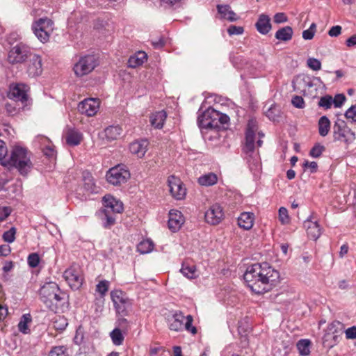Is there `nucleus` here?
I'll list each match as a JSON object with an SVG mask.
<instances>
[{
  "label": "nucleus",
  "mask_w": 356,
  "mask_h": 356,
  "mask_svg": "<svg viewBox=\"0 0 356 356\" xmlns=\"http://www.w3.org/2000/svg\"><path fill=\"white\" fill-rule=\"evenodd\" d=\"M302 167L304 168H309L310 169V172L311 173H314L317 171L318 170V165H317V163L315 162V161H305L303 164H302Z\"/></svg>",
  "instance_id": "nucleus-57"
},
{
  "label": "nucleus",
  "mask_w": 356,
  "mask_h": 356,
  "mask_svg": "<svg viewBox=\"0 0 356 356\" xmlns=\"http://www.w3.org/2000/svg\"><path fill=\"white\" fill-rule=\"evenodd\" d=\"M8 314V307L0 305V321H3Z\"/></svg>",
  "instance_id": "nucleus-61"
},
{
  "label": "nucleus",
  "mask_w": 356,
  "mask_h": 356,
  "mask_svg": "<svg viewBox=\"0 0 356 356\" xmlns=\"http://www.w3.org/2000/svg\"><path fill=\"white\" fill-rule=\"evenodd\" d=\"M154 243L150 239H145L140 241L137 245V251L140 254H147L154 249Z\"/></svg>",
  "instance_id": "nucleus-37"
},
{
  "label": "nucleus",
  "mask_w": 356,
  "mask_h": 356,
  "mask_svg": "<svg viewBox=\"0 0 356 356\" xmlns=\"http://www.w3.org/2000/svg\"><path fill=\"white\" fill-rule=\"evenodd\" d=\"M218 181V177L213 172H209L200 176L198 178V184L201 186H210L216 184Z\"/></svg>",
  "instance_id": "nucleus-33"
},
{
  "label": "nucleus",
  "mask_w": 356,
  "mask_h": 356,
  "mask_svg": "<svg viewBox=\"0 0 356 356\" xmlns=\"http://www.w3.org/2000/svg\"><path fill=\"white\" fill-rule=\"evenodd\" d=\"M40 259L38 253H31L28 256L27 262L31 268H36L40 263Z\"/></svg>",
  "instance_id": "nucleus-47"
},
{
  "label": "nucleus",
  "mask_w": 356,
  "mask_h": 356,
  "mask_svg": "<svg viewBox=\"0 0 356 356\" xmlns=\"http://www.w3.org/2000/svg\"><path fill=\"white\" fill-rule=\"evenodd\" d=\"M83 186L76 190V195L81 200H86L89 195L97 193V188L95 184L92 175L87 172L83 174Z\"/></svg>",
  "instance_id": "nucleus-14"
},
{
  "label": "nucleus",
  "mask_w": 356,
  "mask_h": 356,
  "mask_svg": "<svg viewBox=\"0 0 356 356\" xmlns=\"http://www.w3.org/2000/svg\"><path fill=\"white\" fill-rule=\"evenodd\" d=\"M330 121L325 115L321 117L318 122V134L321 136H326L330 130Z\"/></svg>",
  "instance_id": "nucleus-32"
},
{
  "label": "nucleus",
  "mask_w": 356,
  "mask_h": 356,
  "mask_svg": "<svg viewBox=\"0 0 356 356\" xmlns=\"http://www.w3.org/2000/svg\"><path fill=\"white\" fill-rule=\"evenodd\" d=\"M229 117L212 107L208 108L197 117V124L201 129L220 130L225 129L229 122Z\"/></svg>",
  "instance_id": "nucleus-4"
},
{
  "label": "nucleus",
  "mask_w": 356,
  "mask_h": 356,
  "mask_svg": "<svg viewBox=\"0 0 356 356\" xmlns=\"http://www.w3.org/2000/svg\"><path fill=\"white\" fill-rule=\"evenodd\" d=\"M42 72V59L38 54H33L27 66V73L29 76L35 77Z\"/></svg>",
  "instance_id": "nucleus-21"
},
{
  "label": "nucleus",
  "mask_w": 356,
  "mask_h": 356,
  "mask_svg": "<svg viewBox=\"0 0 356 356\" xmlns=\"http://www.w3.org/2000/svg\"><path fill=\"white\" fill-rule=\"evenodd\" d=\"M345 117L353 122H356V104L352 105L345 113Z\"/></svg>",
  "instance_id": "nucleus-51"
},
{
  "label": "nucleus",
  "mask_w": 356,
  "mask_h": 356,
  "mask_svg": "<svg viewBox=\"0 0 356 356\" xmlns=\"http://www.w3.org/2000/svg\"><path fill=\"white\" fill-rule=\"evenodd\" d=\"M346 100V97L343 94H337L334 96V99H332V104H334V107L339 108L343 104Z\"/></svg>",
  "instance_id": "nucleus-53"
},
{
  "label": "nucleus",
  "mask_w": 356,
  "mask_h": 356,
  "mask_svg": "<svg viewBox=\"0 0 356 356\" xmlns=\"http://www.w3.org/2000/svg\"><path fill=\"white\" fill-rule=\"evenodd\" d=\"M325 150V146L316 143L309 152V156L313 158H318L321 156L322 153Z\"/></svg>",
  "instance_id": "nucleus-42"
},
{
  "label": "nucleus",
  "mask_w": 356,
  "mask_h": 356,
  "mask_svg": "<svg viewBox=\"0 0 356 356\" xmlns=\"http://www.w3.org/2000/svg\"><path fill=\"white\" fill-rule=\"evenodd\" d=\"M297 81H298V83L302 86V87L305 88L302 90L304 95L306 94V88H307L308 92H312V89L315 86L314 81H316L319 83L321 82L320 77L311 78L309 76H303L302 77L298 78Z\"/></svg>",
  "instance_id": "nucleus-29"
},
{
  "label": "nucleus",
  "mask_w": 356,
  "mask_h": 356,
  "mask_svg": "<svg viewBox=\"0 0 356 356\" xmlns=\"http://www.w3.org/2000/svg\"><path fill=\"white\" fill-rule=\"evenodd\" d=\"M304 227L307 230L308 236L313 240H316L321 234L320 226L316 221L313 222L307 220L304 222Z\"/></svg>",
  "instance_id": "nucleus-27"
},
{
  "label": "nucleus",
  "mask_w": 356,
  "mask_h": 356,
  "mask_svg": "<svg viewBox=\"0 0 356 356\" xmlns=\"http://www.w3.org/2000/svg\"><path fill=\"white\" fill-rule=\"evenodd\" d=\"M256 29L259 33L266 35L271 30L272 26L270 19L266 14H261L255 24Z\"/></svg>",
  "instance_id": "nucleus-25"
},
{
  "label": "nucleus",
  "mask_w": 356,
  "mask_h": 356,
  "mask_svg": "<svg viewBox=\"0 0 356 356\" xmlns=\"http://www.w3.org/2000/svg\"><path fill=\"white\" fill-rule=\"evenodd\" d=\"M16 229L11 227L9 230L5 232L2 236L4 241L7 243H13L15 239Z\"/></svg>",
  "instance_id": "nucleus-46"
},
{
  "label": "nucleus",
  "mask_w": 356,
  "mask_h": 356,
  "mask_svg": "<svg viewBox=\"0 0 356 356\" xmlns=\"http://www.w3.org/2000/svg\"><path fill=\"white\" fill-rule=\"evenodd\" d=\"M307 66L314 71L320 70L321 68V63L316 58H309L307 59Z\"/></svg>",
  "instance_id": "nucleus-49"
},
{
  "label": "nucleus",
  "mask_w": 356,
  "mask_h": 356,
  "mask_svg": "<svg viewBox=\"0 0 356 356\" xmlns=\"http://www.w3.org/2000/svg\"><path fill=\"white\" fill-rule=\"evenodd\" d=\"M10 252V248L8 245H4L0 246V256H7Z\"/></svg>",
  "instance_id": "nucleus-63"
},
{
  "label": "nucleus",
  "mask_w": 356,
  "mask_h": 356,
  "mask_svg": "<svg viewBox=\"0 0 356 356\" xmlns=\"http://www.w3.org/2000/svg\"><path fill=\"white\" fill-rule=\"evenodd\" d=\"M111 298L117 313L122 316H127L132 305L131 300L121 290L112 291Z\"/></svg>",
  "instance_id": "nucleus-11"
},
{
  "label": "nucleus",
  "mask_w": 356,
  "mask_h": 356,
  "mask_svg": "<svg viewBox=\"0 0 356 356\" xmlns=\"http://www.w3.org/2000/svg\"><path fill=\"white\" fill-rule=\"evenodd\" d=\"M254 149L255 145H254L252 152H245L244 149V146L242 148L243 152L245 154V159H247L250 170L252 172L254 175H256L259 172L261 168V164L260 158L258 154L254 152Z\"/></svg>",
  "instance_id": "nucleus-20"
},
{
  "label": "nucleus",
  "mask_w": 356,
  "mask_h": 356,
  "mask_svg": "<svg viewBox=\"0 0 356 356\" xmlns=\"http://www.w3.org/2000/svg\"><path fill=\"white\" fill-rule=\"evenodd\" d=\"M184 223V218L180 211L177 210H171L169 212L168 227L169 229L175 232L179 229L181 225Z\"/></svg>",
  "instance_id": "nucleus-22"
},
{
  "label": "nucleus",
  "mask_w": 356,
  "mask_h": 356,
  "mask_svg": "<svg viewBox=\"0 0 356 356\" xmlns=\"http://www.w3.org/2000/svg\"><path fill=\"white\" fill-rule=\"evenodd\" d=\"M53 21L48 17H41L33 22L31 30L35 37L43 44L49 40L53 31Z\"/></svg>",
  "instance_id": "nucleus-6"
},
{
  "label": "nucleus",
  "mask_w": 356,
  "mask_h": 356,
  "mask_svg": "<svg viewBox=\"0 0 356 356\" xmlns=\"http://www.w3.org/2000/svg\"><path fill=\"white\" fill-rule=\"evenodd\" d=\"M49 356H68L67 348L64 346H54L50 350Z\"/></svg>",
  "instance_id": "nucleus-41"
},
{
  "label": "nucleus",
  "mask_w": 356,
  "mask_h": 356,
  "mask_svg": "<svg viewBox=\"0 0 356 356\" xmlns=\"http://www.w3.org/2000/svg\"><path fill=\"white\" fill-rule=\"evenodd\" d=\"M29 87L24 83H15L10 86L8 97L9 99L16 102H20L25 105L28 101L27 92Z\"/></svg>",
  "instance_id": "nucleus-15"
},
{
  "label": "nucleus",
  "mask_w": 356,
  "mask_h": 356,
  "mask_svg": "<svg viewBox=\"0 0 356 356\" xmlns=\"http://www.w3.org/2000/svg\"><path fill=\"white\" fill-rule=\"evenodd\" d=\"M341 33V26L336 25L332 26L328 31V35L330 37H337Z\"/></svg>",
  "instance_id": "nucleus-60"
},
{
  "label": "nucleus",
  "mask_w": 356,
  "mask_h": 356,
  "mask_svg": "<svg viewBox=\"0 0 356 356\" xmlns=\"http://www.w3.org/2000/svg\"><path fill=\"white\" fill-rule=\"evenodd\" d=\"M170 192L176 200H182L186 194V189L182 181L177 177L172 175L168 179Z\"/></svg>",
  "instance_id": "nucleus-17"
},
{
  "label": "nucleus",
  "mask_w": 356,
  "mask_h": 356,
  "mask_svg": "<svg viewBox=\"0 0 356 356\" xmlns=\"http://www.w3.org/2000/svg\"><path fill=\"white\" fill-rule=\"evenodd\" d=\"M316 24L312 23L308 29L305 30L302 32V38L305 40H312L314 36V34L316 32Z\"/></svg>",
  "instance_id": "nucleus-48"
},
{
  "label": "nucleus",
  "mask_w": 356,
  "mask_h": 356,
  "mask_svg": "<svg viewBox=\"0 0 356 356\" xmlns=\"http://www.w3.org/2000/svg\"><path fill=\"white\" fill-rule=\"evenodd\" d=\"M104 208L97 211V216L102 221L105 229H110L115 224V216L123 211V204L111 195H106L103 199Z\"/></svg>",
  "instance_id": "nucleus-3"
},
{
  "label": "nucleus",
  "mask_w": 356,
  "mask_h": 356,
  "mask_svg": "<svg viewBox=\"0 0 356 356\" xmlns=\"http://www.w3.org/2000/svg\"><path fill=\"white\" fill-rule=\"evenodd\" d=\"M346 337L348 339H356V326H352L348 327L346 332Z\"/></svg>",
  "instance_id": "nucleus-59"
},
{
  "label": "nucleus",
  "mask_w": 356,
  "mask_h": 356,
  "mask_svg": "<svg viewBox=\"0 0 356 356\" xmlns=\"http://www.w3.org/2000/svg\"><path fill=\"white\" fill-rule=\"evenodd\" d=\"M193 318L191 315L184 316L181 312H176L169 320V328L173 331H181L184 328L188 332L195 334L197 328L192 325Z\"/></svg>",
  "instance_id": "nucleus-7"
},
{
  "label": "nucleus",
  "mask_w": 356,
  "mask_h": 356,
  "mask_svg": "<svg viewBox=\"0 0 356 356\" xmlns=\"http://www.w3.org/2000/svg\"><path fill=\"white\" fill-rule=\"evenodd\" d=\"M218 13L220 15V19H227L229 22H236L238 20V17L231 9L228 4H218L216 6Z\"/></svg>",
  "instance_id": "nucleus-24"
},
{
  "label": "nucleus",
  "mask_w": 356,
  "mask_h": 356,
  "mask_svg": "<svg viewBox=\"0 0 356 356\" xmlns=\"http://www.w3.org/2000/svg\"><path fill=\"white\" fill-rule=\"evenodd\" d=\"M148 145L149 142L147 139L136 140L129 145V151L131 154L137 155L139 158H142L147 151Z\"/></svg>",
  "instance_id": "nucleus-23"
},
{
  "label": "nucleus",
  "mask_w": 356,
  "mask_h": 356,
  "mask_svg": "<svg viewBox=\"0 0 356 356\" xmlns=\"http://www.w3.org/2000/svg\"><path fill=\"white\" fill-rule=\"evenodd\" d=\"M332 129V136L334 142L341 141L348 145L355 139V132L347 126L343 120L338 118L334 122Z\"/></svg>",
  "instance_id": "nucleus-8"
},
{
  "label": "nucleus",
  "mask_w": 356,
  "mask_h": 356,
  "mask_svg": "<svg viewBox=\"0 0 356 356\" xmlns=\"http://www.w3.org/2000/svg\"><path fill=\"white\" fill-rule=\"evenodd\" d=\"M346 44L348 47H352L356 45V34L353 35L346 41Z\"/></svg>",
  "instance_id": "nucleus-62"
},
{
  "label": "nucleus",
  "mask_w": 356,
  "mask_h": 356,
  "mask_svg": "<svg viewBox=\"0 0 356 356\" xmlns=\"http://www.w3.org/2000/svg\"><path fill=\"white\" fill-rule=\"evenodd\" d=\"M258 129L257 122L254 118H251L248 120L247 128L245 131V141L244 143V149L247 152H251L253 149V146L255 140V134Z\"/></svg>",
  "instance_id": "nucleus-16"
},
{
  "label": "nucleus",
  "mask_w": 356,
  "mask_h": 356,
  "mask_svg": "<svg viewBox=\"0 0 356 356\" xmlns=\"http://www.w3.org/2000/svg\"><path fill=\"white\" fill-rule=\"evenodd\" d=\"M243 279L253 292L261 294L276 285L280 273L268 263H256L247 268Z\"/></svg>",
  "instance_id": "nucleus-1"
},
{
  "label": "nucleus",
  "mask_w": 356,
  "mask_h": 356,
  "mask_svg": "<svg viewBox=\"0 0 356 356\" xmlns=\"http://www.w3.org/2000/svg\"><path fill=\"white\" fill-rule=\"evenodd\" d=\"M68 323L65 318L63 316H58L54 322V327L60 331L64 330L67 326Z\"/></svg>",
  "instance_id": "nucleus-43"
},
{
  "label": "nucleus",
  "mask_w": 356,
  "mask_h": 356,
  "mask_svg": "<svg viewBox=\"0 0 356 356\" xmlns=\"http://www.w3.org/2000/svg\"><path fill=\"white\" fill-rule=\"evenodd\" d=\"M12 213L10 207H3L0 209V222L4 221Z\"/></svg>",
  "instance_id": "nucleus-56"
},
{
  "label": "nucleus",
  "mask_w": 356,
  "mask_h": 356,
  "mask_svg": "<svg viewBox=\"0 0 356 356\" xmlns=\"http://www.w3.org/2000/svg\"><path fill=\"white\" fill-rule=\"evenodd\" d=\"M223 217L222 208L218 204L211 206L204 215L207 222L213 225L219 224Z\"/></svg>",
  "instance_id": "nucleus-19"
},
{
  "label": "nucleus",
  "mask_w": 356,
  "mask_h": 356,
  "mask_svg": "<svg viewBox=\"0 0 356 356\" xmlns=\"http://www.w3.org/2000/svg\"><path fill=\"white\" fill-rule=\"evenodd\" d=\"M293 35V29L289 26H286L278 29L275 34V37L278 40L287 42L292 39Z\"/></svg>",
  "instance_id": "nucleus-31"
},
{
  "label": "nucleus",
  "mask_w": 356,
  "mask_h": 356,
  "mask_svg": "<svg viewBox=\"0 0 356 356\" xmlns=\"http://www.w3.org/2000/svg\"><path fill=\"white\" fill-rule=\"evenodd\" d=\"M31 47L22 42L11 48L8 53V61L12 64L22 63L31 57Z\"/></svg>",
  "instance_id": "nucleus-12"
},
{
  "label": "nucleus",
  "mask_w": 356,
  "mask_h": 356,
  "mask_svg": "<svg viewBox=\"0 0 356 356\" xmlns=\"http://www.w3.org/2000/svg\"><path fill=\"white\" fill-rule=\"evenodd\" d=\"M152 45L156 49H160L165 45V40L163 38H159L157 40L152 42Z\"/></svg>",
  "instance_id": "nucleus-64"
},
{
  "label": "nucleus",
  "mask_w": 356,
  "mask_h": 356,
  "mask_svg": "<svg viewBox=\"0 0 356 356\" xmlns=\"http://www.w3.org/2000/svg\"><path fill=\"white\" fill-rule=\"evenodd\" d=\"M291 103L293 106L298 108H303L305 106L303 98L298 95L292 98Z\"/></svg>",
  "instance_id": "nucleus-55"
},
{
  "label": "nucleus",
  "mask_w": 356,
  "mask_h": 356,
  "mask_svg": "<svg viewBox=\"0 0 356 356\" xmlns=\"http://www.w3.org/2000/svg\"><path fill=\"white\" fill-rule=\"evenodd\" d=\"M32 321L30 314H25L22 315L20 321L18 323V330L23 334H28L30 332V329L28 324Z\"/></svg>",
  "instance_id": "nucleus-36"
},
{
  "label": "nucleus",
  "mask_w": 356,
  "mask_h": 356,
  "mask_svg": "<svg viewBox=\"0 0 356 356\" xmlns=\"http://www.w3.org/2000/svg\"><path fill=\"white\" fill-rule=\"evenodd\" d=\"M63 277L72 289H79L83 284V277L77 264H72L67 268L63 273Z\"/></svg>",
  "instance_id": "nucleus-13"
},
{
  "label": "nucleus",
  "mask_w": 356,
  "mask_h": 356,
  "mask_svg": "<svg viewBox=\"0 0 356 356\" xmlns=\"http://www.w3.org/2000/svg\"><path fill=\"white\" fill-rule=\"evenodd\" d=\"M147 56L145 52L138 51L135 56H131L128 60V65L131 68H135L143 64Z\"/></svg>",
  "instance_id": "nucleus-34"
},
{
  "label": "nucleus",
  "mask_w": 356,
  "mask_h": 356,
  "mask_svg": "<svg viewBox=\"0 0 356 356\" xmlns=\"http://www.w3.org/2000/svg\"><path fill=\"white\" fill-rule=\"evenodd\" d=\"M8 149L5 142L0 140V161L2 165L6 166Z\"/></svg>",
  "instance_id": "nucleus-44"
},
{
  "label": "nucleus",
  "mask_w": 356,
  "mask_h": 356,
  "mask_svg": "<svg viewBox=\"0 0 356 356\" xmlns=\"http://www.w3.org/2000/svg\"><path fill=\"white\" fill-rule=\"evenodd\" d=\"M167 118V113L164 110L152 113L150 116V122L156 129H161Z\"/></svg>",
  "instance_id": "nucleus-30"
},
{
  "label": "nucleus",
  "mask_w": 356,
  "mask_h": 356,
  "mask_svg": "<svg viewBox=\"0 0 356 356\" xmlns=\"http://www.w3.org/2000/svg\"><path fill=\"white\" fill-rule=\"evenodd\" d=\"M332 104V97L330 95H325L322 97L319 102L318 106L320 107H323L326 109L330 108Z\"/></svg>",
  "instance_id": "nucleus-50"
},
{
  "label": "nucleus",
  "mask_w": 356,
  "mask_h": 356,
  "mask_svg": "<svg viewBox=\"0 0 356 356\" xmlns=\"http://www.w3.org/2000/svg\"><path fill=\"white\" fill-rule=\"evenodd\" d=\"M299 353L302 356H307L310 353L311 341L309 339H300L296 344Z\"/></svg>",
  "instance_id": "nucleus-38"
},
{
  "label": "nucleus",
  "mask_w": 356,
  "mask_h": 356,
  "mask_svg": "<svg viewBox=\"0 0 356 356\" xmlns=\"http://www.w3.org/2000/svg\"><path fill=\"white\" fill-rule=\"evenodd\" d=\"M244 32L243 26H237L235 25H230L227 29V33L229 35H241Z\"/></svg>",
  "instance_id": "nucleus-54"
},
{
  "label": "nucleus",
  "mask_w": 356,
  "mask_h": 356,
  "mask_svg": "<svg viewBox=\"0 0 356 356\" xmlns=\"http://www.w3.org/2000/svg\"><path fill=\"white\" fill-rule=\"evenodd\" d=\"M122 129L120 126H109L102 133V138L107 142L117 140L122 134Z\"/></svg>",
  "instance_id": "nucleus-26"
},
{
  "label": "nucleus",
  "mask_w": 356,
  "mask_h": 356,
  "mask_svg": "<svg viewBox=\"0 0 356 356\" xmlns=\"http://www.w3.org/2000/svg\"><path fill=\"white\" fill-rule=\"evenodd\" d=\"M40 298L51 311L64 312L69 307V296L54 282L45 283L40 289Z\"/></svg>",
  "instance_id": "nucleus-2"
},
{
  "label": "nucleus",
  "mask_w": 356,
  "mask_h": 356,
  "mask_svg": "<svg viewBox=\"0 0 356 356\" xmlns=\"http://www.w3.org/2000/svg\"><path fill=\"white\" fill-rule=\"evenodd\" d=\"M98 60L95 55H86L79 58L74 65L76 76L81 77L90 73L97 65Z\"/></svg>",
  "instance_id": "nucleus-10"
},
{
  "label": "nucleus",
  "mask_w": 356,
  "mask_h": 356,
  "mask_svg": "<svg viewBox=\"0 0 356 356\" xmlns=\"http://www.w3.org/2000/svg\"><path fill=\"white\" fill-rule=\"evenodd\" d=\"M254 214L250 212H243L238 218V225L240 227L249 230L253 226Z\"/></svg>",
  "instance_id": "nucleus-28"
},
{
  "label": "nucleus",
  "mask_w": 356,
  "mask_h": 356,
  "mask_svg": "<svg viewBox=\"0 0 356 356\" xmlns=\"http://www.w3.org/2000/svg\"><path fill=\"white\" fill-rule=\"evenodd\" d=\"M82 140V134L76 131H70L66 136V143L70 146H76Z\"/></svg>",
  "instance_id": "nucleus-35"
},
{
  "label": "nucleus",
  "mask_w": 356,
  "mask_h": 356,
  "mask_svg": "<svg viewBox=\"0 0 356 356\" xmlns=\"http://www.w3.org/2000/svg\"><path fill=\"white\" fill-rule=\"evenodd\" d=\"M113 343L115 346L122 344L124 341V336L119 328H115L110 334Z\"/></svg>",
  "instance_id": "nucleus-39"
},
{
  "label": "nucleus",
  "mask_w": 356,
  "mask_h": 356,
  "mask_svg": "<svg viewBox=\"0 0 356 356\" xmlns=\"http://www.w3.org/2000/svg\"><path fill=\"white\" fill-rule=\"evenodd\" d=\"M180 271L184 276L188 279H193L196 277V270L194 266H189L183 264Z\"/></svg>",
  "instance_id": "nucleus-40"
},
{
  "label": "nucleus",
  "mask_w": 356,
  "mask_h": 356,
  "mask_svg": "<svg viewBox=\"0 0 356 356\" xmlns=\"http://www.w3.org/2000/svg\"><path fill=\"white\" fill-rule=\"evenodd\" d=\"M99 108L98 99L88 98L81 101L78 104V111L87 116H94Z\"/></svg>",
  "instance_id": "nucleus-18"
},
{
  "label": "nucleus",
  "mask_w": 356,
  "mask_h": 356,
  "mask_svg": "<svg viewBox=\"0 0 356 356\" xmlns=\"http://www.w3.org/2000/svg\"><path fill=\"white\" fill-rule=\"evenodd\" d=\"M288 17L284 13H277L274 15V22L276 24L286 22Z\"/></svg>",
  "instance_id": "nucleus-58"
},
{
  "label": "nucleus",
  "mask_w": 356,
  "mask_h": 356,
  "mask_svg": "<svg viewBox=\"0 0 356 356\" xmlns=\"http://www.w3.org/2000/svg\"><path fill=\"white\" fill-rule=\"evenodd\" d=\"M130 172L127 167L122 164L117 165L107 172L106 180L113 186L125 184L130 178Z\"/></svg>",
  "instance_id": "nucleus-9"
},
{
  "label": "nucleus",
  "mask_w": 356,
  "mask_h": 356,
  "mask_svg": "<svg viewBox=\"0 0 356 356\" xmlns=\"http://www.w3.org/2000/svg\"><path fill=\"white\" fill-rule=\"evenodd\" d=\"M7 165L15 167L23 176L27 175L33 167L27 149L20 146L13 148L10 156L6 161Z\"/></svg>",
  "instance_id": "nucleus-5"
},
{
  "label": "nucleus",
  "mask_w": 356,
  "mask_h": 356,
  "mask_svg": "<svg viewBox=\"0 0 356 356\" xmlns=\"http://www.w3.org/2000/svg\"><path fill=\"white\" fill-rule=\"evenodd\" d=\"M109 282L107 280L100 281L96 286V291H97L102 296H105L108 290Z\"/></svg>",
  "instance_id": "nucleus-45"
},
{
  "label": "nucleus",
  "mask_w": 356,
  "mask_h": 356,
  "mask_svg": "<svg viewBox=\"0 0 356 356\" xmlns=\"http://www.w3.org/2000/svg\"><path fill=\"white\" fill-rule=\"evenodd\" d=\"M279 218L282 224H287L289 222V216L288 211L284 207H280L279 209Z\"/></svg>",
  "instance_id": "nucleus-52"
}]
</instances>
